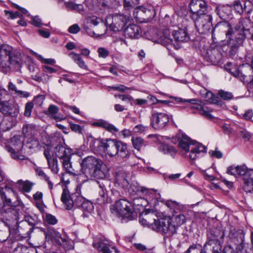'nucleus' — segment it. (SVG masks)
<instances>
[{"mask_svg":"<svg viewBox=\"0 0 253 253\" xmlns=\"http://www.w3.org/2000/svg\"><path fill=\"white\" fill-rule=\"evenodd\" d=\"M178 101L190 103L191 105L189 106V107L191 109H195L200 111L201 109L203 108V104L202 103V102L199 100H197L195 99L183 100L181 98H179Z\"/></svg>","mask_w":253,"mask_h":253,"instance_id":"nucleus-33","label":"nucleus"},{"mask_svg":"<svg viewBox=\"0 0 253 253\" xmlns=\"http://www.w3.org/2000/svg\"><path fill=\"white\" fill-rule=\"evenodd\" d=\"M137 3V0H124V7L128 9L130 8H133Z\"/></svg>","mask_w":253,"mask_h":253,"instance_id":"nucleus-52","label":"nucleus"},{"mask_svg":"<svg viewBox=\"0 0 253 253\" xmlns=\"http://www.w3.org/2000/svg\"><path fill=\"white\" fill-rule=\"evenodd\" d=\"M65 5L71 9L76 10L79 12H81L84 10V6L82 4H75L73 2H66Z\"/></svg>","mask_w":253,"mask_h":253,"instance_id":"nucleus-45","label":"nucleus"},{"mask_svg":"<svg viewBox=\"0 0 253 253\" xmlns=\"http://www.w3.org/2000/svg\"><path fill=\"white\" fill-rule=\"evenodd\" d=\"M215 12L221 19L226 20L230 18L231 9L228 5H218Z\"/></svg>","mask_w":253,"mask_h":253,"instance_id":"nucleus-26","label":"nucleus"},{"mask_svg":"<svg viewBox=\"0 0 253 253\" xmlns=\"http://www.w3.org/2000/svg\"><path fill=\"white\" fill-rule=\"evenodd\" d=\"M31 249L27 247L21 245L18 246L13 250V253H30Z\"/></svg>","mask_w":253,"mask_h":253,"instance_id":"nucleus-48","label":"nucleus"},{"mask_svg":"<svg viewBox=\"0 0 253 253\" xmlns=\"http://www.w3.org/2000/svg\"><path fill=\"white\" fill-rule=\"evenodd\" d=\"M154 215L152 212H148L146 213L145 218L140 220V222H141L143 225H151L152 226V224H154V218H152Z\"/></svg>","mask_w":253,"mask_h":253,"instance_id":"nucleus-44","label":"nucleus"},{"mask_svg":"<svg viewBox=\"0 0 253 253\" xmlns=\"http://www.w3.org/2000/svg\"><path fill=\"white\" fill-rule=\"evenodd\" d=\"M72 154V150L67 148L58 158L60 160L63 168L69 173H73L71 158Z\"/></svg>","mask_w":253,"mask_h":253,"instance_id":"nucleus-18","label":"nucleus"},{"mask_svg":"<svg viewBox=\"0 0 253 253\" xmlns=\"http://www.w3.org/2000/svg\"><path fill=\"white\" fill-rule=\"evenodd\" d=\"M48 167L54 173H57L59 170L58 161L56 158L53 157L47 160Z\"/></svg>","mask_w":253,"mask_h":253,"instance_id":"nucleus-40","label":"nucleus"},{"mask_svg":"<svg viewBox=\"0 0 253 253\" xmlns=\"http://www.w3.org/2000/svg\"><path fill=\"white\" fill-rule=\"evenodd\" d=\"M217 95L224 100L228 101L233 98V95L231 92L220 90L218 91Z\"/></svg>","mask_w":253,"mask_h":253,"instance_id":"nucleus-43","label":"nucleus"},{"mask_svg":"<svg viewBox=\"0 0 253 253\" xmlns=\"http://www.w3.org/2000/svg\"><path fill=\"white\" fill-rule=\"evenodd\" d=\"M21 182L23 183L22 187L23 190L26 192H29L32 189L33 184L28 180L22 181V180H20L18 181L19 183Z\"/></svg>","mask_w":253,"mask_h":253,"instance_id":"nucleus-49","label":"nucleus"},{"mask_svg":"<svg viewBox=\"0 0 253 253\" xmlns=\"http://www.w3.org/2000/svg\"><path fill=\"white\" fill-rule=\"evenodd\" d=\"M250 20L244 18L240 19L234 27L227 22L218 23L212 29V41L216 43L225 35V39L221 41L220 45L222 47L227 46L230 55H235L246 38L250 36L253 41Z\"/></svg>","mask_w":253,"mask_h":253,"instance_id":"nucleus-1","label":"nucleus"},{"mask_svg":"<svg viewBox=\"0 0 253 253\" xmlns=\"http://www.w3.org/2000/svg\"><path fill=\"white\" fill-rule=\"evenodd\" d=\"M233 7L237 13L241 14L243 12L244 10L247 13L251 12L253 9V5L250 1H246L244 3V7L243 8L240 1H236L233 4Z\"/></svg>","mask_w":253,"mask_h":253,"instance_id":"nucleus-27","label":"nucleus"},{"mask_svg":"<svg viewBox=\"0 0 253 253\" xmlns=\"http://www.w3.org/2000/svg\"><path fill=\"white\" fill-rule=\"evenodd\" d=\"M17 197L12 188L4 183L0 187V213L3 217L10 216L16 211Z\"/></svg>","mask_w":253,"mask_h":253,"instance_id":"nucleus-4","label":"nucleus"},{"mask_svg":"<svg viewBox=\"0 0 253 253\" xmlns=\"http://www.w3.org/2000/svg\"><path fill=\"white\" fill-rule=\"evenodd\" d=\"M81 208L84 211L82 216L84 217H86L88 216L89 214L93 210L94 207L90 201L85 200L83 205H82Z\"/></svg>","mask_w":253,"mask_h":253,"instance_id":"nucleus-32","label":"nucleus"},{"mask_svg":"<svg viewBox=\"0 0 253 253\" xmlns=\"http://www.w3.org/2000/svg\"><path fill=\"white\" fill-rule=\"evenodd\" d=\"M178 146L182 152L187 153L190 151L189 157L192 160H195L198 154L201 152H205L206 151L205 146L198 142H193L186 135H182L180 138L179 140Z\"/></svg>","mask_w":253,"mask_h":253,"instance_id":"nucleus-8","label":"nucleus"},{"mask_svg":"<svg viewBox=\"0 0 253 253\" xmlns=\"http://www.w3.org/2000/svg\"><path fill=\"white\" fill-rule=\"evenodd\" d=\"M99 184V187L100 190L99 191V195L100 197V198H98V200L100 202V204L108 203L107 190L105 188V185L102 183L98 182Z\"/></svg>","mask_w":253,"mask_h":253,"instance_id":"nucleus-34","label":"nucleus"},{"mask_svg":"<svg viewBox=\"0 0 253 253\" xmlns=\"http://www.w3.org/2000/svg\"><path fill=\"white\" fill-rule=\"evenodd\" d=\"M131 140L133 148L139 151L143 146L146 145L145 141L140 137L132 136Z\"/></svg>","mask_w":253,"mask_h":253,"instance_id":"nucleus-35","label":"nucleus"},{"mask_svg":"<svg viewBox=\"0 0 253 253\" xmlns=\"http://www.w3.org/2000/svg\"><path fill=\"white\" fill-rule=\"evenodd\" d=\"M45 99V97L43 95H38L35 97L33 99V104L34 103L36 105L41 106Z\"/></svg>","mask_w":253,"mask_h":253,"instance_id":"nucleus-56","label":"nucleus"},{"mask_svg":"<svg viewBox=\"0 0 253 253\" xmlns=\"http://www.w3.org/2000/svg\"><path fill=\"white\" fill-rule=\"evenodd\" d=\"M31 19V23L35 26L40 27L43 25V23L42 22V20L38 16H32Z\"/></svg>","mask_w":253,"mask_h":253,"instance_id":"nucleus-58","label":"nucleus"},{"mask_svg":"<svg viewBox=\"0 0 253 253\" xmlns=\"http://www.w3.org/2000/svg\"><path fill=\"white\" fill-rule=\"evenodd\" d=\"M10 219V216L3 217V219L0 220V242H4L12 235L11 226L15 223V218Z\"/></svg>","mask_w":253,"mask_h":253,"instance_id":"nucleus-14","label":"nucleus"},{"mask_svg":"<svg viewBox=\"0 0 253 253\" xmlns=\"http://www.w3.org/2000/svg\"><path fill=\"white\" fill-rule=\"evenodd\" d=\"M35 170L36 174L41 177V178L46 181L48 184L49 188L51 190L53 188V184L50 180L49 177L44 172L43 170L41 168H36Z\"/></svg>","mask_w":253,"mask_h":253,"instance_id":"nucleus-36","label":"nucleus"},{"mask_svg":"<svg viewBox=\"0 0 253 253\" xmlns=\"http://www.w3.org/2000/svg\"><path fill=\"white\" fill-rule=\"evenodd\" d=\"M93 246L102 253H119V251L114 246L110 244L107 240H100L97 243H93Z\"/></svg>","mask_w":253,"mask_h":253,"instance_id":"nucleus-19","label":"nucleus"},{"mask_svg":"<svg viewBox=\"0 0 253 253\" xmlns=\"http://www.w3.org/2000/svg\"><path fill=\"white\" fill-rule=\"evenodd\" d=\"M204 97L206 98V101L211 103H218V98L215 96L212 92L210 91H207L205 94Z\"/></svg>","mask_w":253,"mask_h":253,"instance_id":"nucleus-46","label":"nucleus"},{"mask_svg":"<svg viewBox=\"0 0 253 253\" xmlns=\"http://www.w3.org/2000/svg\"><path fill=\"white\" fill-rule=\"evenodd\" d=\"M155 10L153 6H141L138 8L136 12V17L141 22H147L155 16Z\"/></svg>","mask_w":253,"mask_h":253,"instance_id":"nucleus-16","label":"nucleus"},{"mask_svg":"<svg viewBox=\"0 0 253 253\" xmlns=\"http://www.w3.org/2000/svg\"><path fill=\"white\" fill-rule=\"evenodd\" d=\"M8 112L10 113L6 114L5 115H9L12 117H16L19 114V110L16 107H12L10 106Z\"/></svg>","mask_w":253,"mask_h":253,"instance_id":"nucleus-60","label":"nucleus"},{"mask_svg":"<svg viewBox=\"0 0 253 253\" xmlns=\"http://www.w3.org/2000/svg\"><path fill=\"white\" fill-rule=\"evenodd\" d=\"M92 126L105 128L107 131L112 133H115L119 129L113 125L109 123L104 120H98L92 124Z\"/></svg>","mask_w":253,"mask_h":253,"instance_id":"nucleus-25","label":"nucleus"},{"mask_svg":"<svg viewBox=\"0 0 253 253\" xmlns=\"http://www.w3.org/2000/svg\"><path fill=\"white\" fill-rule=\"evenodd\" d=\"M99 30L94 32L92 30L90 25H84V29L86 33L90 36L97 37L104 35L107 31V27L105 25L102 24L99 27Z\"/></svg>","mask_w":253,"mask_h":253,"instance_id":"nucleus-28","label":"nucleus"},{"mask_svg":"<svg viewBox=\"0 0 253 253\" xmlns=\"http://www.w3.org/2000/svg\"><path fill=\"white\" fill-rule=\"evenodd\" d=\"M46 222L50 224H55L57 222V219L55 217L51 214H47L46 216Z\"/></svg>","mask_w":253,"mask_h":253,"instance_id":"nucleus-63","label":"nucleus"},{"mask_svg":"<svg viewBox=\"0 0 253 253\" xmlns=\"http://www.w3.org/2000/svg\"><path fill=\"white\" fill-rule=\"evenodd\" d=\"M169 122V116L165 113H154L151 117V125L155 129H163Z\"/></svg>","mask_w":253,"mask_h":253,"instance_id":"nucleus-15","label":"nucleus"},{"mask_svg":"<svg viewBox=\"0 0 253 253\" xmlns=\"http://www.w3.org/2000/svg\"><path fill=\"white\" fill-rule=\"evenodd\" d=\"M189 39L186 28L179 29L177 31H173L171 35L169 28L164 29L159 38L162 44L173 45L175 49L179 48V43L187 42Z\"/></svg>","mask_w":253,"mask_h":253,"instance_id":"nucleus-5","label":"nucleus"},{"mask_svg":"<svg viewBox=\"0 0 253 253\" xmlns=\"http://www.w3.org/2000/svg\"><path fill=\"white\" fill-rule=\"evenodd\" d=\"M15 219V223H13L11 226V232L12 235L17 236H20L22 237H26L30 234L31 228L29 227L26 222H18L19 213L17 210L14 211L12 214L10 216V219Z\"/></svg>","mask_w":253,"mask_h":253,"instance_id":"nucleus-11","label":"nucleus"},{"mask_svg":"<svg viewBox=\"0 0 253 253\" xmlns=\"http://www.w3.org/2000/svg\"><path fill=\"white\" fill-rule=\"evenodd\" d=\"M159 149L162 150L164 153H167L169 152H173L175 153L176 152L175 149L166 144H162L160 145Z\"/></svg>","mask_w":253,"mask_h":253,"instance_id":"nucleus-53","label":"nucleus"},{"mask_svg":"<svg viewBox=\"0 0 253 253\" xmlns=\"http://www.w3.org/2000/svg\"><path fill=\"white\" fill-rule=\"evenodd\" d=\"M97 52L100 57L106 58L109 55L108 50L104 47L99 48Z\"/></svg>","mask_w":253,"mask_h":253,"instance_id":"nucleus-61","label":"nucleus"},{"mask_svg":"<svg viewBox=\"0 0 253 253\" xmlns=\"http://www.w3.org/2000/svg\"><path fill=\"white\" fill-rule=\"evenodd\" d=\"M86 23L85 25L96 26L98 24L99 22L97 21V18L95 16L89 17L86 18Z\"/></svg>","mask_w":253,"mask_h":253,"instance_id":"nucleus-59","label":"nucleus"},{"mask_svg":"<svg viewBox=\"0 0 253 253\" xmlns=\"http://www.w3.org/2000/svg\"><path fill=\"white\" fill-rule=\"evenodd\" d=\"M80 28L77 24H74L68 29V32L72 34H77L80 31Z\"/></svg>","mask_w":253,"mask_h":253,"instance_id":"nucleus-62","label":"nucleus"},{"mask_svg":"<svg viewBox=\"0 0 253 253\" xmlns=\"http://www.w3.org/2000/svg\"><path fill=\"white\" fill-rule=\"evenodd\" d=\"M12 53V48L7 44H2L0 46V66L4 67L7 62V59Z\"/></svg>","mask_w":253,"mask_h":253,"instance_id":"nucleus-23","label":"nucleus"},{"mask_svg":"<svg viewBox=\"0 0 253 253\" xmlns=\"http://www.w3.org/2000/svg\"><path fill=\"white\" fill-rule=\"evenodd\" d=\"M141 33L140 28L136 24H131L125 30V35L131 39L138 38Z\"/></svg>","mask_w":253,"mask_h":253,"instance_id":"nucleus-24","label":"nucleus"},{"mask_svg":"<svg viewBox=\"0 0 253 253\" xmlns=\"http://www.w3.org/2000/svg\"><path fill=\"white\" fill-rule=\"evenodd\" d=\"M59 244L62 246L65 250H70L73 249V244L72 241L64 238H61L58 240Z\"/></svg>","mask_w":253,"mask_h":253,"instance_id":"nucleus-42","label":"nucleus"},{"mask_svg":"<svg viewBox=\"0 0 253 253\" xmlns=\"http://www.w3.org/2000/svg\"><path fill=\"white\" fill-rule=\"evenodd\" d=\"M166 206L169 208L170 210H172L174 213H176V210L179 208V204L175 201L168 200L165 203Z\"/></svg>","mask_w":253,"mask_h":253,"instance_id":"nucleus-47","label":"nucleus"},{"mask_svg":"<svg viewBox=\"0 0 253 253\" xmlns=\"http://www.w3.org/2000/svg\"><path fill=\"white\" fill-rule=\"evenodd\" d=\"M75 197L76 195H71L67 189L64 188L63 189L61 200L66 210H70L74 207L73 199Z\"/></svg>","mask_w":253,"mask_h":253,"instance_id":"nucleus-22","label":"nucleus"},{"mask_svg":"<svg viewBox=\"0 0 253 253\" xmlns=\"http://www.w3.org/2000/svg\"><path fill=\"white\" fill-rule=\"evenodd\" d=\"M112 212L117 216L122 217L126 221L136 219L137 213L133 210L131 204L125 200H120L116 202Z\"/></svg>","mask_w":253,"mask_h":253,"instance_id":"nucleus-7","label":"nucleus"},{"mask_svg":"<svg viewBox=\"0 0 253 253\" xmlns=\"http://www.w3.org/2000/svg\"><path fill=\"white\" fill-rule=\"evenodd\" d=\"M23 142L19 136H14L11 138L10 145H6L5 150L10 153L11 157L15 160L22 161V164H27L30 162L28 158L21 154L23 148Z\"/></svg>","mask_w":253,"mask_h":253,"instance_id":"nucleus-9","label":"nucleus"},{"mask_svg":"<svg viewBox=\"0 0 253 253\" xmlns=\"http://www.w3.org/2000/svg\"><path fill=\"white\" fill-rule=\"evenodd\" d=\"M229 237L237 244H243L244 241V234L242 230H238L233 232L231 231L229 234Z\"/></svg>","mask_w":253,"mask_h":253,"instance_id":"nucleus-30","label":"nucleus"},{"mask_svg":"<svg viewBox=\"0 0 253 253\" xmlns=\"http://www.w3.org/2000/svg\"><path fill=\"white\" fill-rule=\"evenodd\" d=\"M201 52L204 58L207 62L212 64L218 63L221 59V54L216 49H204L201 50Z\"/></svg>","mask_w":253,"mask_h":253,"instance_id":"nucleus-17","label":"nucleus"},{"mask_svg":"<svg viewBox=\"0 0 253 253\" xmlns=\"http://www.w3.org/2000/svg\"><path fill=\"white\" fill-rule=\"evenodd\" d=\"M230 72L240 81L248 84L253 76V67L248 63L243 64L234 71L230 70Z\"/></svg>","mask_w":253,"mask_h":253,"instance_id":"nucleus-13","label":"nucleus"},{"mask_svg":"<svg viewBox=\"0 0 253 253\" xmlns=\"http://www.w3.org/2000/svg\"><path fill=\"white\" fill-rule=\"evenodd\" d=\"M4 67H8L11 69L18 70L22 65L21 55L17 52H12L7 59Z\"/></svg>","mask_w":253,"mask_h":253,"instance_id":"nucleus-21","label":"nucleus"},{"mask_svg":"<svg viewBox=\"0 0 253 253\" xmlns=\"http://www.w3.org/2000/svg\"><path fill=\"white\" fill-rule=\"evenodd\" d=\"M227 173L235 176H242L243 190L247 193L253 192V169H248L245 165L229 167Z\"/></svg>","mask_w":253,"mask_h":253,"instance_id":"nucleus-6","label":"nucleus"},{"mask_svg":"<svg viewBox=\"0 0 253 253\" xmlns=\"http://www.w3.org/2000/svg\"><path fill=\"white\" fill-rule=\"evenodd\" d=\"M59 110V109L58 107L54 105H50L48 109V112L49 115H50V116L55 119L56 121H60L62 120L65 119V117H62L60 118L56 115V114L57 113L58 111Z\"/></svg>","mask_w":253,"mask_h":253,"instance_id":"nucleus-39","label":"nucleus"},{"mask_svg":"<svg viewBox=\"0 0 253 253\" xmlns=\"http://www.w3.org/2000/svg\"><path fill=\"white\" fill-rule=\"evenodd\" d=\"M154 224L152 228L154 230L163 234L172 236L176 232V226L172 223L169 217L159 219H153Z\"/></svg>","mask_w":253,"mask_h":253,"instance_id":"nucleus-10","label":"nucleus"},{"mask_svg":"<svg viewBox=\"0 0 253 253\" xmlns=\"http://www.w3.org/2000/svg\"><path fill=\"white\" fill-rule=\"evenodd\" d=\"M67 148L65 146L62 144H58L54 148V153L57 157L61 156V154L65 151Z\"/></svg>","mask_w":253,"mask_h":253,"instance_id":"nucleus-54","label":"nucleus"},{"mask_svg":"<svg viewBox=\"0 0 253 253\" xmlns=\"http://www.w3.org/2000/svg\"><path fill=\"white\" fill-rule=\"evenodd\" d=\"M70 56L81 68L83 69L86 68V66L85 65L84 62L80 57L78 54L73 52L70 54Z\"/></svg>","mask_w":253,"mask_h":253,"instance_id":"nucleus-41","label":"nucleus"},{"mask_svg":"<svg viewBox=\"0 0 253 253\" xmlns=\"http://www.w3.org/2000/svg\"><path fill=\"white\" fill-rule=\"evenodd\" d=\"M129 154L127 145L126 143L117 140L116 156L122 158H126Z\"/></svg>","mask_w":253,"mask_h":253,"instance_id":"nucleus-29","label":"nucleus"},{"mask_svg":"<svg viewBox=\"0 0 253 253\" xmlns=\"http://www.w3.org/2000/svg\"><path fill=\"white\" fill-rule=\"evenodd\" d=\"M253 116V110L252 109L247 110L243 115V118L247 121L251 120V119Z\"/></svg>","mask_w":253,"mask_h":253,"instance_id":"nucleus-64","label":"nucleus"},{"mask_svg":"<svg viewBox=\"0 0 253 253\" xmlns=\"http://www.w3.org/2000/svg\"><path fill=\"white\" fill-rule=\"evenodd\" d=\"M127 19L128 17L124 14L109 15L106 18V23L111 30L117 32L124 28Z\"/></svg>","mask_w":253,"mask_h":253,"instance_id":"nucleus-12","label":"nucleus"},{"mask_svg":"<svg viewBox=\"0 0 253 253\" xmlns=\"http://www.w3.org/2000/svg\"><path fill=\"white\" fill-rule=\"evenodd\" d=\"M128 191L132 195L137 194L139 193V185L137 183H132L128 188Z\"/></svg>","mask_w":253,"mask_h":253,"instance_id":"nucleus-57","label":"nucleus"},{"mask_svg":"<svg viewBox=\"0 0 253 253\" xmlns=\"http://www.w3.org/2000/svg\"><path fill=\"white\" fill-rule=\"evenodd\" d=\"M85 200V199L82 196H77L76 195V197L73 199L74 207L77 206L81 207L82 205H83Z\"/></svg>","mask_w":253,"mask_h":253,"instance_id":"nucleus-55","label":"nucleus"},{"mask_svg":"<svg viewBox=\"0 0 253 253\" xmlns=\"http://www.w3.org/2000/svg\"><path fill=\"white\" fill-rule=\"evenodd\" d=\"M170 219L172 223L176 226V229L179 226L185 223L186 221L185 217L183 214H173Z\"/></svg>","mask_w":253,"mask_h":253,"instance_id":"nucleus-37","label":"nucleus"},{"mask_svg":"<svg viewBox=\"0 0 253 253\" xmlns=\"http://www.w3.org/2000/svg\"><path fill=\"white\" fill-rule=\"evenodd\" d=\"M10 104L8 102L0 103V111L4 115L7 113H10L9 112H8L10 109Z\"/></svg>","mask_w":253,"mask_h":253,"instance_id":"nucleus-51","label":"nucleus"},{"mask_svg":"<svg viewBox=\"0 0 253 253\" xmlns=\"http://www.w3.org/2000/svg\"><path fill=\"white\" fill-rule=\"evenodd\" d=\"M81 170L87 178L104 179L109 175L107 166L93 156L84 158L80 164Z\"/></svg>","mask_w":253,"mask_h":253,"instance_id":"nucleus-3","label":"nucleus"},{"mask_svg":"<svg viewBox=\"0 0 253 253\" xmlns=\"http://www.w3.org/2000/svg\"><path fill=\"white\" fill-rule=\"evenodd\" d=\"M224 236V232L221 230L215 228L211 230L209 237L212 240L219 241V240L223 239Z\"/></svg>","mask_w":253,"mask_h":253,"instance_id":"nucleus-38","label":"nucleus"},{"mask_svg":"<svg viewBox=\"0 0 253 253\" xmlns=\"http://www.w3.org/2000/svg\"><path fill=\"white\" fill-rule=\"evenodd\" d=\"M209 248L211 249V247L208 243L204 245L203 249H198L196 245L193 244L189 247L186 253H208Z\"/></svg>","mask_w":253,"mask_h":253,"instance_id":"nucleus-31","label":"nucleus"},{"mask_svg":"<svg viewBox=\"0 0 253 253\" xmlns=\"http://www.w3.org/2000/svg\"><path fill=\"white\" fill-rule=\"evenodd\" d=\"M34 107L33 102H29L27 103L25 107L24 116L26 117H30Z\"/></svg>","mask_w":253,"mask_h":253,"instance_id":"nucleus-50","label":"nucleus"},{"mask_svg":"<svg viewBox=\"0 0 253 253\" xmlns=\"http://www.w3.org/2000/svg\"><path fill=\"white\" fill-rule=\"evenodd\" d=\"M102 146L104 152L110 157H113L116 156L117 139H107L102 142Z\"/></svg>","mask_w":253,"mask_h":253,"instance_id":"nucleus-20","label":"nucleus"},{"mask_svg":"<svg viewBox=\"0 0 253 253\" xmlns=\"http://www.w3.org/2000/svg\"><path fill=\"white\" fill-rule=\"evenodd\" d=\"M190 17L194 21L197 31L201 34H206L211 29L212 17L208 13L207 5L204 0H192L189 4Z\"/></svg>","mask_w":253,"mask_h":253,"instance_id":"nucleus-2","label":"nucleus"}]
</instances>
